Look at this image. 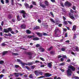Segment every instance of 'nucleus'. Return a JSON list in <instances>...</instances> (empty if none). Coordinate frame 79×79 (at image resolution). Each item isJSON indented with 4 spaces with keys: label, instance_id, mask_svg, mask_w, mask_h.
<instances>
[{
    "label": "nucleus",
    "instance_id": "nucleus-1",
    "mask_svg": "<svg viewBox=\"0 0 79 79\" xmlns=\"http://www.w3.org/2000/svg\"><path fill=\"white\" fill-rule=\"evenodd\" d=\"M52 76V75L51 74H49V73H47L44 74V76H41L38 78V79H40V78H45V77H48Z\"/></svg>",
    "mask_w": 79,
    "mask_h": 79
},
{
    "label": "nucleus",
    "instance_id": "nucleus-2",
    "mask_svg": "<svg viewBox=\"0 0 79 79\" xmlns=\"http://www.w3.org/2000/svg\"><path fill=\"white\" fill-rule=\"evenodd\" d=\"M67 73L68 76H71V75L72 74L71 70L69 69H68V70L67 71Z\"/></svg>",
    "mask_w": 79,
    "mask_h": 79
},
{
    "label": "nucleus",
    "instance_id": "nucleus-3",
    "mask_svg": "<svg viewBox=\"0 0 79 79\" xmlns=\"http://www.w3.org/2000/svg\"><path fill=\"white\" fill-rule=\"evenodd\" d=\"M4 32L6 33H8L9 32V31H11V28H9L7 29H4L3 30Z\"/></svg>",
    "mask_w": 79,
    "mask_h": 79
},
{
    "label": "nucleus",
    "instance_id": "nucleus-4",
    "mask_svg": "<svg viewBox=\"0 0 79 79\" xmlns=\"http://www.w3.org/2000/svg\"><path fill=\"white\" fill-rule=\"evenodd\" d=\"M20 13H23V16L24 18H26V13H25V11L24 10H22L20 11Z\"/></svg>",
    "mask_w": 79,
    "mask_h": 79
},
{
    "label": "nucleus",
    "instance_id": "nucleus-5",
    "mask_svg": "<svg viewBox=\"0 0 79 79\" xmlns=\"http://www.w3.org/2000/svg\"><path fill=\"white\" fill-rule=\"evenodd\" d=\"M64 5L66 6H71V4L70 2H65Z\"/></svg>",
    "mask_w": 79,
    "mask_h": 79
},
{
    "label": "nucleus",
    "instance_id": "nucleus-6",
    "mask_svg": "<svg viewBox=\"0 0 79 79\" xmlns=\"http://www.w3.org/2000/svg\"><path fill=\"white\" fill-rule=\"evenodd\" d=\"M48 68H51L52 66V62H48L47 63Z\"/></svg>",
    "mask_w": 79,
    "mask_h": 79
},
{
    "label": "nucleus",
    "instance_id": "nucleus-7",
    "mask_svg": "<svg viewBox=\"0 0 79 79\" xmlns=\"http://www.w3.org/2000/svg\"><path fill=\"white\" fill-rule=\"evenodd\" d=\"M39 49L41 52H43L45 51V49L42 48V47H40L39 48Z\"/></svg>",
    "mask_w": 79,
    "mask_h": 79
},
{
    "label": "nucleus",
    "instance_id": "nucleus-8",
    "mask_svg": "<svg viewBox=\"0 0 79 79\" xmlns=\"http://www.w3.org/2000/svg\"><path fill=\"white\" fill-rule=\"evenodd\" d=\"M63 57V58H67V57L66 56H63L62 55L61 56V55H59L58 56V58H61V57Z\"/></svg>",
    "mask_w": 79,
    "mask_h": 79
},
{
    "label": "nucleus",
    "instance_id": "nucleus-9",
    "mask_svg": "<svg viewBox=\"0 0 79 79\" xmlns=\"http://www.w3.org/2000/svg\"><path fill=\"white\" fill-rule=\"evenodd\" d=\"M69 15L70 16V18L72 19H74V17L73 16V15L71 13L69 14Z\"/></svg>",
    "mask_w": 79,
    "mask_h": 79
},
{
    "label": "nucleus",
    "instance_id": "nucleus-10",
    "mask_svg": "<svg viewBox=\"0 0 79 79\" xmlns=\"http://www.w3.org/2000/svg\"><path fill=\"white\" fill-rule=\"evenodd\" d=\"M19 74H20V73H14V74L15 77H19Z\"/></svg>",
    "mask_w": 79,
    "mask_h": 79
},
{
    "label": "nucleus",
    "instance_id": "nucleus-11",
    "mask_svg": "<svg viewBox=\"0 0 79 79\" xmlns=\"http://www.w3.org/2000/svg\"><path fill=\"white\" fill-rule=\"evenodd\" d=\"M69 68L71 69L73 71H75V68L73 66H69Z\"/></svg>",
    "mask_w": 79,
    "mask_h": 79
},
{
    "label": "nucleus",
    "instance_id": "nucleus-12",
    "mask_svg": "<svg viewBox=\"0 0 79 79\" xmlns=\"http://www.w3.org/2000/svg\"><path fill=\"white\" fill-rule=\"evenodd\" d=\"M35 74L36 75V76H38L39 75V71L38 70H35Z\"/></svg>",
    "mask_w": 79,
    "mask_h": 79
},
{
    "label": "nucleus",
    "instance_id": "nucleus-13",
    "mask_svg": "<svg viewBox=\"0 0 79 79\" xmlns=\"http://www.w3.org/2000/svg\"><path fill=\"white\" fill-rule=\"evenodd\" d=\"M36 34L39 37H42V33L39 32H36Z\"/></svg>",
    "mask_w": 79,
    "mask_h": 79
},
{
    "label": "nucleus",
    "instance_id": "nucleus-14",
    "mask_svg": "<svg viewBox=\"0 0 79 79\" xmlns=\"http://www.w3.org/2000/svg\"><path fill=\"white\" fill-rule=\"evenodd\" d=\"M77 26L76 25H74L73 26V29L72 30L73 31H75L76 30V27Z\"/></svg>",
    "mask_w": 79,
    "mask_h": 79
},
{
    "label": "nucleus",
    "instance_id": "nucleus-15",
    "mask_svg": "<svg viewBox=\"0 0 79 79\" xmlns=\"http://www.w3.org/2000/svg\"><path fill=\"white\" fill-rule=\"evenodd\" d=\"M73 51H76L77 52H79V49L78 48V47H76L75 49L74 48H73Z\"/></svg>",
    "mask_w": 79,
    "mask_h": 79
},
{
    "label": "nucleus",
    "instance_id": "nucleus-16",
    "mask_svg": "<svg viewBox=\"0 0 79 79\" xmlns=\"http://www.w3.org/2000/svg\"><path fill=\"white\" fill-rule=\"evenodd\" d=\"M40 6L43 8H46V6L44 4H40Z\"/></svg>",
    "mask_w": 79,
    "mask_h": 79
},
{
    "label": "nucleus",
    "instance_id": "nucleus-17",
    "mask_svg": "<svg viewBox=\"0 0 79 79\" xmlns=\"http://www.w3.org/2000/svg\"><path fill=\"white\" fill-rule=\"evenodd\" d=\"M10 52V51H4L2 52V55L3 56L7 54L8 53V52Z\"/></svg>",
    "mask_w": 79,
    "mask_h": 79
},
{
    "label": "nucleus",
    "instance_id": "nucleus-18",
    "mask_svg": "<svg viewBox=\"0 0 79 79\" xmlns=\"http://www.w3.org/2000/svg\"><path fill=\"white\" fill-rule=\"evenodd\" d=\"M66 49V47H63L61 48V50L63 51V52H64L65 51V50Z\"/></svg>",
    "mask_w": 79,
    "mask_h": 79
},
{
    "label": "nucleus",
    "instance_id": "nucleus-19",
    "mask_svg": "<svg viewBox=\"0 0 79 79\" xmlns=\"http://www.w3.org/2000/svg\"><path fill=\"white\" fill-rule=\"evenodd\" d=\"M10 53H12V55H15V56H17L18 55H19L17 53H13V52L11 51H10Z\"/></svg>",
    "mask_w": 79,
    "mask_h": 79
},
{
    "label": "nucleus",
    "instance_id": "nucleus-20",
    "mask_svg": "<svg viewBox=\"0 0 79 79\" xmlns=\"http://www.w3.org/2000/svg\"><path fill=\"white\" fill-rule=\"evenodd\" d=\"M27 64L28 65H32L33 64H35V63L34 62H28Z\"/></svg>",
    "mask_w": 79,
    "mask_h": 79
},
{
    "label": "nucleus",
    "instance_id": "nucleus-21",
    "mask_svg": "<svg viewBox=\"0 0 79 79\" xmlns=\"http://www.w3.org/2000/svg\"><path fill=\"white\" fill-rule=\"evenodd\" d=\"M44 4L46 6H48V2L47 1H45Z\"/></svg>",
    "mask_w": 79,
    "mask_h": 79
},
{
    "label": "nucleus",
    "instance_id": "nucleus-22",
    "mask_svg": "<svg viewBox=\"0 0 79 79\" xmlns=\"http://www.w3.org/2000/svg\"><path fill=\"white\" fill-rule=\"evenodd\" d=\"M21 27L22 29H25V28H26V25L24 24H23L21 25Z\"/></svg>",
    "mask_w": 79,
    "mask_h": 79
},
{
    "label": "nucleus",
    "instance_id": "nucleus-23",
    "mask_svg": "<svg viewBox=\"0 0 79 79\" xmlns=\"http://www.w3.org/2000/svg\"><path fill=\"white\" fill-rule=\"evenodd\" d=\"M33 40H39V38L37 37L33 38Z\"/></svg>",
    "mask_w": 79,
    "mask_h": 79
},
{
    "label": "nucleus",
    "instance_id": "nucleus-24",
    "mask_svg": "<svg viewBox=\"0 0 79 79\" xmlns=\"http://www.w3.org/2000/svg\"><path fill=\"white\" fill-rule=\"evenodd\" d=\"M55 31H56V33L57 32H60V30H59V29H58V28H57V27H56V28Z\"/></svg>",
    "mask_w": 79,
    "mask_h": 79
},
{
    "label": "nucleus",
    "instance_id": "nucleus-25",
    "mask_svg": "<svg viewBox=\"0 0 79 79\" xmlns=\"http://www.w3.org/2000/svg\"><path fill=\"white\" fill-rule=\"evenodd\" d=\"M24 5L26 8H29V4H28L25 3Z\"/></svg>",
    "mask_w": 79,
    "mask_h": 79
},
{
    "label": "nucleus",
    "instance_id": "nucleus-26",
    "mask_svg": "<svg viewBox=\"0 0 79 79\" xmlns=\"http://www.w3.org/2000/svg\"><path fill=\"white\" fill-rule=\"evenodd\" d=\"M26 32L27 34H31V31L27 30L26 31Z\"/></svg>",
    "mask_w": 79,
    "mask_h": 79
},
{
    "label": "nucleus",
    "instance_id": "nucleus-27",
    "mask_svg": "<svg viewBox=\"0 0 79 79\" xmlns=\"http://www.w3.org/2000/svg\"><path fill=\"white\" fill-rule=\"evenodd\" d=\"M33 77L34 76H33V75H32V74H31L29 75V77L31 79L33 78Z\"/></svg>",
    "mask_w": 79,
    "mask_h": 79
},
{
    "label": "nucleus",
    "instance_id": "nucleus-28",
    "mask_svg": "<svg viewBox=\"0 0 79 79\" xmlns=\"http://www.w3.org/2000/svg\"><path fill=\"white\" fill-rule=\"evenodd\" d=\"M50 53L51 55H55V51H52L50 52Z\"/></svg>",
    "mask_w": 79,
    "mask_h": 79
},
{
    "label": "nucleus",
    "instance_id": "nucleus-29",
    "mask_svg": "<svg viewBox=\"0 0 79 79\" xmlns=\"http://www.w3.org/2000/svg\"><path fill=\"white\" fill-rule=\"evenodd\" d=\"M64 64H65V63H62L59 64V66H64Z\"/></svg>",
    "mask_w": 79,
    "mask_h": 79
},
{
    "label": "nucleus",
    "instance_id": "nucleus-30",
    "mask_svg": "<svg viewBox=\"0 0 79 79\" xmlns=\"http://www.w3.org/2000/svg\"><path fill=\"white\" fill-rule=\"evenodd\" d=\"M17 62H18V63H20V64L22 62L21 60H19V59H17Z\"/></svg>",
    "mask_w": 79,
    "mask_h": 79
},
{
    "label": "nucleus",
    "instance_id": "nucleus-31",
    "mask_svg": "<svg viewBox=\"0 0 79 79\" xmlns=\"http://www.w3.org/2000/svg\"><path fill=\"white\" fill-rule=\"evenodd\" d=\"M39 26H36V27H35L34 28V29H39Z\"/></svg>",
    "mask_w": 79,
    "mask_h": 79
},
{
    "label": "nucleus",
    "instance_id": "nucleus-32",
    "mask_svg": "<svg viewBox=\"0 0 79 79\" xmlns=\"http://www.w3.org/2000/svg\"><path fill=\"white\" fill-rule=\"evenodd\" d=\"M40 74L41 76L43 75V73H42V72H40L39 71V75Z\"/></svg>",
    "mask_w": 79,
    "mask_h": 79
},
{
    "label": "nucleus",
    "instance_id": "nucleus-33",
    "mask_svg": "<svg viewBox=\"0 0 79 79\" xmlns=\"http://www.w3.org/2000/svg\"><path fill=\"white\" fill-rule=\"evenodd\" d=\"M4 63V61L3 60H1L0 61V64H3Z\"/></svg>",
    "mask_w": 79,
    "mask_h": 79
},
{
    "label": "nucleus",
    "instance_id": "nucleus-34",
    "mask_svg": "<svg viewBox=\"0 0 79 79\" xmlns=\"http://www.w3.org/2000/svg\"><path fill=\"white\" fill-rule=\"evenodd\" d=\"M17 19L18 20V21H20L21 20V19H19V16L18 15L17 16Z\"/></svg>",
    "mask_w": 79,
    "mask_h": 79
},
{
    "label": "nucleus",
    "instance_id": "nucleus-35",
    "mask_svg": "<svg viewBox=\"0 0 79 79\" xmlns=\"http://www.w3.org/2000/svg\"><path fill=\"white\" fill-rule=\"evenodd\" d=\"M35 67V65L31 66V69H34Z\"/></svg>",
    "mask_w": 79,
    "mask_h": 79
},
{
    "label": "nucleus",
    "instance_id": "nucleus-36",
    "mask_svg": "<svg viewBox=\"0 0 79 79\" xmlns=\"http://www.w3.org/2000/svg\"><path fill=\"white\" fill-rule=\"evenodd\" d=\"M52 49H53V47H51L49 48H48V51H50V50H52Z\"/></svg>",
    "mask_w": 79,
    "mask_h": 79
},
{
    "label": "nucleus",
    "instance_id": "nucleus-37",
    "mask_svg": "<svg viewBox=\"0 0 79 79\" xmlns=\"http://www.w3.org/2000/svg\"><path fill=\"white\" fill-rule=\"evenodd\" d=\"M26 54H27V55H30V56H31V55H32V53H31V52H27Z\"/></svg>",
    "mask_w": 79,
    "mask_h": 79
},
{
    "label": "nucleus",
    "instance_id": "nucleus-38",
    "mask_svg": "<svg viewBox=\"0 0 79 79\" xmlns=\"http://www.w3.org/2000/svg\"><path fill=\"white\" fill-rule=\"evenodd\" d=\"M4 75H3V74H1L0 75V79H2V77H4Z\"/></svg>",
    "mask_w": 79,
    "mask_h": 79
},
{
    "label": "nucleus",
    "instance_id": "nucleus-39",
    "mask_svg": "<svg viewBox=\"0 0 79 79\" xmlns=\"http://www.w3.org/2000/svg\"><path fill=\"white\" fill-rule=\"evenodd\" d=\"M43 35L47 36V35H48V34H46V33L44 32L43 33Z\"/></svg>",
    "mask_w": 79,
    "mask_h": 79
},
{
    "label": "nucleus",
    "instance_id": "nucleus-40",
    "mask_svg": "<svg viewBox=\"0 0 79 79\" xmlns=\"http://www.w3.org/2000/svg\"><path fill=\"white\" fill-rule=\"evenodd\" d=\"M32 4L33 5H36V3H35V2L34 1L32 2Z\"/></svg>",
    "mask_w": 79,
    "mask_h": 79
},
{
    "label": "nucleus",
    "instance_id": "nucleus-41",
    "mask_svg": "<svg viewBox=\"0 0 79 79\" xmlns=\"http://www.w3.org/2000/svg\"><path fill=\"white\" fill-rule=\"evenodd\" d=\"M32 37V36L31 35H28L27 36V38H28V39H31Z\"/></svg>",
    "mask_w": 79,
    "mask_h": 79
},
{
    "label": "nucleus",
    "instance_id": "nucleus-42",
    "mask_svg": "<svg viewBox=\"0 0 79 79\" xmlns=\"http://www.w3.org/2000/svg\"><path fill=\"white\" fill-rule=\"evenodd\" d=\"M50 21H52V23H55V21H54V20H53V19H50Z\"/></svg>",
    "mask_w": 79,
    "mask_h": 79
},
{
    "label": "nucleus",
    "instance_id": "nucleus-43",
    "mask_svg": "<svg viewBox=\"0 0 79 79\" xmlns=\"http://www.w3.org/2000/svg\"><path fill=\"white\" fill-rule=\"evenodd\" d=\"M15 68H19V66L18 65H15Z\"/></svg>",
    "mask_w": 79,
    "mask_h": 79
},
{
    "label": "nucleus",
    "instance_id": "nucleus-44",
    "mask_svg": "<svg viewBox=\"0 0 79 79\" xmlns=\"http://www.w3.org/2000/svg\"><path fill=\"white\" fill-rule=\"evenodd\" d=\"M25 68L28 70H30V69H29V67H28V66H25Z\"/></svg>",
    "mask_w": 79,
    "mask_h": 79
},
{
    "label": "nucleus",
    "instance_id": "nucleus-45",
    "mask_svg": "<svg viewBox=\"0 0 79 79\" xmlns=\"http://www.w3.org/2000/svg\"><path fill=\"white\" fill-rule=\"evenodd\" d=\"M50 14L51 15V16H53V17H54V15H53V12H50Z\"/></svg>",
    "mask_w": 79,
    "mask_h": 79
},
{
    "label": "nucleus",
    "instance_id": "nucleus-46",
    "mask_svg": "<svg viewBox=\"0 0 79 79\" xmlns=\"http://www.w3.org/2000/svg\"><path fill=\"white\" fill-rule=\"evenodd\" d=\"M11 5H14V0H12L11 1Z\"/></svg>",
    "mask_w": 79,
    "mask_h": 79
},
{
    "label": "nucleus",
    "instance_id": "nucleus-47",
    "mask_svg": "<svg viewBox=\"0 0 79 79\" xmlns=\"http://www.w3.org/2000/svg\"><path fill=\"white\" fill-rule=\"evenodd\" d=\"M21 64V65L22 66H24V65H25V63H23V62H21V63L20 64Z\"/></svg>",
    "mask_w": 79,
    "mask_h": 79
},
{
    "label": "nucleus",
    "instance_id": "nucleus-48",
    "mask_svg": "<svg viewBox=\"0 0 79 79\" xmlns=\"http://www.w3.org/2000/svg\"><path fill=\"white\" fill-rule=\"evenodd\" d=\"M40 63V61L38 60H36L35 62V63Z\"/></svg>",
    "mask_w": 79,
    "mask_h": 79
},
{
    "label": "nucleus",
    "instance_id": "nucleus-49",
    "mask_svg": "<svg viewBox=\"0 0 79 79\" xmlns=\"http://www.w3.org/2000/svg\"><path fill=\"white\" fill-rule=\"evenodd\" d=\"M75 79H79V77L77 76H75L74 77Z\"/></svg>",
    "mask_w": 79,
    "mask_h": 79
},
{
    "label": "nucleus",
    "instance_id": "nucleus-50",
    "mask_svg": "<svg viewBox=\"0 0 79 79\" xmlns=\"http://www.w3.org/2000/svg\"><path fill=\"white\" fill-rule=\"evenodd\" d=\"M40 60H42V61H45V59H44L43 58L41 57L40 58Z\"/></svg>",
    "mask_w": 79,
    "mask_h": 79
},
{
    "label": "nucleus",
    "instance_id": "nucleus-51",
    "mask_svg": "<svg viewBox=\"0 0 79 79\" xmlns=\"http://www.w3.org/2000/svg\"><path fill=\"white\" fill-rule=\"evenodd\" d=\"M71 54H72V55H74V56H75V53H74L73 52H71Z\"/></svg>",
    "mask_w": 79,
    "mask_h": 79
},
{
    "label": "nucleus",
    "instance_id": "nucleus-52",
    "mask_svg": "<svg viewBox=\"0 0 79 79\" xmlns=\"http://www.w3.org/2000/svg\"><path fill=\"white\" fill-rule=\"evenodd\" d=\"M8 18L9 19H11V15H9Z\"/></svg>",
    "mask_w": 79,
    "mask_h": 79
},
{
    "label": "nucleus",
    "instance_id": "nucleus-53",
    "mask_svg": "<svg viewBox=\"0 0 79 79\" xmlns=\"http://www.w3.org/2000/svg\"><path fill=\"white\" fill-rule=\"evenodd\" d=\"M1 2L2 4H4V1H3V0H1Z\"/></svg>",
    "mask_w": 79,
    "mask_h": 79
},
{
    "label": "nucleus",
    "instance_id": "nucleus-54",
    "mask_svg": "<svg viewBox=\"0 0 79 79\" xmlns=\"http://www.w3.org/2000/svg\"><path fill=\"white\" fill-rule=\"evenodd\" d=\"M6 3H9V0H6Z\"/></svg>",
    "mask_w": 79,
    "mask_h": 79
},
{
    "label": "nucleus",
    "instance_id": "nucleus-55",
    "mask_svg": "<svg viewBox=\"0 0 79 79\" xmlns=\"http://www.w3.org/2000/svg\"><path fill=\"white\" fill-rule=\"evenodd\" d=\"M6 45V44H5L4 43L2 44H1L2 46H5Z\"/></svg>",
    "mask_w": 79,
    "mask_h": 79
},
{
    "label": "nucleus",
    "instance_id": "nucleus-56",
    "mask_svg": "<svg viewBox=\"0 0 79 79\" xmlns=\"http://www.w3.org/2000/svg\"><path fill=\"white\" fill-rule=\"evenodd\" d=\"M60 5L62 6H63V7H64V5H63V4L62 2L60 3Z\"/></svg>",
    "mask_w": 79,
    "mask_h": 79
},
{
    "label": "nucleus",
    "instance_id": "nucleus-57",
    "mask_svg": "<svg viewBox=\"0 0 79 79\" xmlns=\"http://www.w3.org/2000/svg\"><path fill=\"white\" fill-rule=\"evenodd\" d=\"M77 37H76V34H74V36H73V38L74 39H76V38Z\"/></svg>",
    "mask_w": 79,
    "mask_h": 79
},
{
    "label": "nucleus",
    "instance_id": "nucleus-58",
    "mask_svg": "<svg viewBox=\"0 0 79 79\" xmlns=\"http://www.w3.org/2000/svg\"><path fill=\"white\" fill-rule=\"evenodd\" d=\"M40 46V45L39 44H37L36 45V47H39Z\"/></svg>",
    "mask_w": 79,
    "mask_h": 79
},
{
    "label": "nucleus",
    "instance_id": "nucleus-59",
    "mask_svg": "<svg viewBox=\"0 0 79 79\" xmlns=\"http://www.w3.org/2000/svg\"><path fill=\"white\" fill-rule=\"evenodd\" d=\"M69 40H66L65 41V42H66V43H69Z\"/></svg>",
    "mask_w": 79,
    "mask_h": 79
},
{
    "label": "nucleus",
    "instance_id": "nucleus-60",
    "mask_svg": "<svg viewBox=\"0 0 79 79\" xmlns=\"http://www.w3.org/2000/svg\"><path fill=\"white\" fill-rule=\"evenodd\" d=\"M75 17L77 18H79V16L77 15H75Z\"/></svg>",
    "mask_w": 79,
    "mask_h": 79
},
{
    "label": "nucleus",
    "instance_id": "nucleus-61",
    "mask_svg": "<svg viewBox=\"0 0 79 79\" xmlns=\"http://www.w3.org/2000/svg\"><path fill=\"white\" fill-rule=\"evenodd\" d=\"M38 22H39L40 23H41V20L40 19H39L38 20Z\"/></svg>",
    "mask_w": 79,
    "mask_h": 79
},
{
    "label": "nucleus",
    "instance_id": "nucleus-62",
    "mask_svg": "<svg viewBox=\"0 0 79 79\" xmlns=\"http://www.w3.org/2000/svg\"><path fill=\"white\" fill-rule=\"evenodd\" d=\"M33 7V6L32 5H31L29 7V8L30 9L32 8Z\"/></svg>",
    "mask_w": 79,
    "mask_h": 79
},
{
    "label": "nucleus",
    "instance_id": "nucleus-63",
    "mask_svg": "<svg viewBox=\"0 0 79 79\" xmlns=\"http://www.w3.org/2000/svg\"><path fill=\"white\" fill-rule=\"evenodd\" d=\"M67 23H68V21H64V23L65 24H67Z\"/></svg>",
    "mask_w": 79,
    "mask_h": 79
},
{
    "label": "nucleus",
    "instance_id": "nucleus-64",
    "mask_svg": "<svg viewBox=\"0 0 79 79\" xmlns=\"http://www.w3.org/2000/svg\"><path fill=\"white\" fill-rule=\"evenodd\" d=\"M73 9L74 10H76V6H73Z\"/></svg>",
    "mask_w": 79,
    "mask_h": 79
}]
</instances>
